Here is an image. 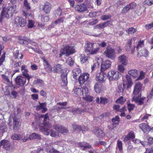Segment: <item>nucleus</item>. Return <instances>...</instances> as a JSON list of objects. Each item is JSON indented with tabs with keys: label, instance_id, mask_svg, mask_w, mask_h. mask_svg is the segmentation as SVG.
I'll use <instances>...</instances> for the list:
<instances>
[{
	"label": "nucleus",
	"instance_id": "nucleus-1",
	"mask_svg": "<svg viewBox=\"0 0 153 153\" xmlns=\"http://www.w3.org/2000/svg\"><path fill=\"white\" fill-rule=\"evenodd\" d=\"M16 6L13 5L12 6L8 7L7 8H4L2 10L0 18V22L2 21L3 17L7 18L12 16L14 13H17Z\"/></svg>",
	"mask_w": 153,
	"mask_h": 153
},
{
	"label": "nucleus",
	"instance_id": "nucleus-2",
	"mask_svg": "<svg viewBox=\"0 0 153 153\" xmlns=\"http://www.w3.org/2000/svg\"><path fill=\"white\" fill-rule=\"evenodd\" d=\"M72 92L76 95L78 96L83 95L85 94V96L88 93V89L86 86L82 88L81 85L75 87Z\"/></svg>",
	"mask_w": 153,
	"mask_h": 153
},
{
	"label": "nucleus",
	"instance_id": "nucleus-3",
	"mask_svg": "<svg viewBox=\"0 0 153 153\" xmlns=\"http://www.w3.org/2000/svg\"><path fill=\"white\" fill-rule=\"evenodd\" d=\"M43 125L44 126H41L40 127V130L41 131L43 132L44 134L46 135H49V131L51 127V125L49 124V120L43 121Z\"/></svg>",
	"mask_w": 153,
	"mask_h": 153
},
{
	"label": "nucleus",
	"instance_id": "nucleus-4",
	"mask_svg": "<svg viewBox=\"0 0 153 153\" xmlns=\"http://www.w3.org/2000/svg\"><path fill=\"white\" fill-rule=\"evenodd\" d=\"M11 119H13V130L15 131H17L19 129L21 124L18 119L15 117H11L10 116L8 120L9 121L8 124L9 125L10 124L11 126L12 123Z\"/></svg>",
	"mask_w": 153,
	"mask_h": 153
},
{
	"label": "nucleus",
	"instance_id": "nucleus-5",
	"mask_svg": "<svg viewBox=\"0 0 153 153\" xmlns=\"http://www.w3.org/2000/svg\"><path fill=\"white\" fill-rule=\"evenodd\" d=\"M136 39L137 38L135 37L131 38V39L128 41L126 46V50L127 51H131L132 53L134 51L135 48V43Z\"/></svg>",
	"mask_w": 153,
	"mask_h": 153
},
{
	"label": "nucleus",
	"instance_id": "nucleus-6",
	"mask_svg": "<svg viewBox=\"0 0 153 153\" xmlns=\"http://www.w3.org/2000/svg\"><path fill=\"white\" fill-rule=\"evenodd\" d=\"M109 68H101L100 72L97 74L96 79V80L100 82H103L105 80V78L106 75L105 72Z\"/></svg>",
	"mask_w": 153,
	"mask_h": 153
},
{
	"label": "nucleus",
	"instance_id": "nucleus-7",
	"mask_svg": "<svg viewBox=\"0 0 153 153\" xmlns=\"http://www.w3.org/2000/svg\"><path fill=\"white\" fill-rule=\"evenodd\" d=\"M24 6L23 7V15L26 17H28L30 16V13L31 7L30 4L28 3L27 0H25Z\"/></svg>",
	"mask_w": 153,
	"mask_h": 153
},
{
	"label": "nucleus",
	"instance_id": "nucleus-8",
	"mask_svg": "<svg viewBox=\"0 0 153 153\" xmlns=\"http://www.w3.org/2000/svg\"><path fill=\"white\" fill-rule=\"evenodd\" d=\"M87 46L86 47L85 50V52H87V54H96L98 51L99 48H97L94 49H93L94 44L90 43H88L87 44Z\"/></svg>",
	"mask_w": 153,
	"mask_h": 153
},
{
	"label": "nucleus",
	"instance_id": "nucleus-9",
	"mask_svg": "<svg viewBox=\"0 0 153 153\" xmlns=\"http://www.w3.org/2000/svg\"><path fill=\"white\" fill-rule=\"evenodd\" d=\"M104 53L106 56L112 59H114L115 58L114 50L110 46H108L106 48V50L104 52Z\"/></svg>",
	"mask_w": 153,
	"mask_h": 153
},
{
	"label": "nucleus",
	"instance_id": "nucleus-10",
	"mask_svg": "<svg viewBox=\"0 0 153 153\" xmlns=\"http://www.w3.org/2000/svg\"><path fill=\"white\" fill-rule=\"evenodd\" d=\"M14 23L17 26L23 27L26 25V22L25 19L17 16L14 20Z\"/></svg>",
	"mask_w": 153,
	"mask_h": 153
},
{
	"label": "nucleus",
	"instance_id": "nucleus-11",
	"mask_svg": "<svg viewBox=\"0 0 153 153\" xmlns=\"http://www.w3.org/2000/svg\"><path fill=\"white\" fill-rule=\"evenodd\" d=\"M108 76L110 80H117L119 77V73L115 71H111L108 72Z\"/></svg>",
	"mask_w": 153,
	"mask_h": 153
},
{
	"label": "nucleus",
	"instance_id": "nucleus-12",
	"mask_svg": "<svg viewBox=\"0 0 153 153\" xmlns=\"http://www.w3.org/2000/svg\"><path fill=\"white\" fill-rule=\"evenodd\" d=\"M141 94L138 95L137 96H134L132 98L131 101L135 102L138 105H142L144 103V101L146 98L145 97L141 98Z\"/></svg>",
	"mask_w": 153,
	"mask_h": 153
},
{
	"label": "nucleus",
	"instance_id": "nucleus-13",
	"mask_svg": "<svg viewBox=\"0 0 153 153\" xmlns=\"http://www.w3.org/2000/svg\"><path fill=\"white\" fill-rule=\"evenodd\" d=\"M139 128L144 133H147L152 130H153V127H150L148 124L142 123L139 125Z\"/></svg>",
	"mask_w": 153,
	"mask_h": 153
},
{
	"label": "nucleus",
	"instance_id": "nucleus-14",
	"mask_svg": "<svg viewBox=\"0 0 153 153\" xmlns=\"http://www.w3.org/2000/svg\"><path fill=\"white\" fill-rule=\"evenodd\" d=\"M93 132L96 136L99 138H102L105 135V133L103 131L99 128H96L93 131Z\"/></svg>",
	"mask_w": 153,
	"mask_h": 153
},
{
	"label": "nucleus",
	"instance_id": "nucleus-15",
	"mask_svg": "<svg viewBox=\"0 0 153 153\" xmlns=\"http://www.w3.org/2000/svg\"><path fill=\"white\" fill-rule=\"evenodd\" d=\"M15 81L16 85L23 86L26 82V79L21 76H18L16 78Z\"/></svg>",
	"mask_w": 153,
	"mask_h": 153
},
{
	"label": "nucleus",
	"instance_id": "nucleus-16",
	"mask_svg": "<svg viewBox=\"0 0 153 153\" xmlns=\"http://www.w3.org/2000/svg\"><path fill=\"white\" fill-rule=\"evenodd\" d=\"M63 49V53H66V56H68L75 52L74 48L72 46H67L65 47Z\"/></svg>",
	"mask_w": 153,
	"mask_h": 153
},
{
	"label": "nucleus",
	"instance_id": "nucleus-17",
	"mask_svg": "<svg viewBox=\"0 0 153 153\" xmlns=\"http://www.w3.org/2000/svg\"><path fill=\"white\" fill-rule=\"evenodd\" d=\"M67 71L65 72L63 71L61 75V77L62 80V86H66L68 84L67 80Z\"/></svg>",
	"mask_w": 153,
	"mask_h": 153
},
{
	"label": "nucleus",
	"instance_id": "nucleus-18",
	"mask_svg": "<svg viewBox=\"0 0 153 153\" xmlns=\"http://www.w3.org/2000/svg\"><path fill=\"white\" fill-rule=\"evenodd\" d=\"M89 75L88 74L83 73L79 77L78 80L80 85L84 84L88 79Z\"/></svg>",
	"mask_w": 153,
	"mask_h": 153
},
{
	"label": "nucleus",
	"instance_id": "nucleus-19",
	"mask_svg": "<svg viewBox=\"0 0 153 153\" xmlns=\"http://www.w3.org/2000/svg\"><path fill=\"white\" fill-rule=\"evenodd\" d=\"M79 146L80 148H82V150L85 151L87 149H92L91 145L89 143L85 142H79L78 143Z\"/></svg>",
	"mask_w": 153,
	"mask_h": 153
},
{
	"label": "nucleus",
	"instance_id": "nucleus-20",
	"mask_svg": "<svg viewBox=\"0 0 153 153\" xmlns=\"http://www.w3.org/2000/svg\"><path fill=\"white\" fill-rule=\"evenodd\" d=\"M127 58L126 55L123 54L118 57V60L121 64L126 66L127 64Z\"/></svg>",
	"mask_w": 153,
	"mask_h": 153
},
{
	"label": "nucleus",
	"instance_id": "nucleus-21",
	"mask_svg": "<svg viewBox=\"0 0 153 153\" xmlns=\"http://www.w3.org/2000/svg\"><path fill=\"white\" fill-rule=\"evenodd\" d=\"M135 137V134L133 131H130L125 136L124 141L127 142L130 140L134 139Z\"/></svg>",
	"mask_w": 153,
	"mask_h": 153
},
{
	"label": "nucleus",
	"instance_id": "nucleus-22",
	"mask_svg": "<svg viewBox=\"0 0 153 153\" xmlns=\"http://www.w3.org/2000/svg\"><path fill=\"white\" fill-rule=\"evenodd\" d=\"M39 105H37L36 107V109L38 111L42 109V113H45L47 110V108H46L47 103L45 102L43 103H40L39 102Z\"/></svg>",
	"mask_w": 153,
	"mask_h": 153
},
{
	"label": "nucleus",
	"instance_id": "nucleus-23",
	"mask_svg": "<svg viewBox=\"0 0 153 153\" xmlns=\"http://www.w3.org/2000/svg\"><path fill=\"white\" fill-rule=\"evenodd\" d=\"M142 85L140 82H137L135 84L133 91L134 94L136 95L139 94L141 90Z\"/></svg>",
	"mask_w": 153,
	"mask_h": 153
},
{
	"label": "nucleus",
	"instance_id": "nucleus-24",
	"mask_svg": "<svg viewBox=\"0 0 153 153\" xmlns=\"http://www.w3.org/2000/svg\"><path fill=\"white\" fill-rule=\"evenodd\" d=\"M103 86L101 82H98L96 83L94 86V89L95 92L97 93H100L102 91Z\"/></svg>",
	"mask_w": 153,
	"mask_h": 153
},
{
	"label": "nucleus",
	"instance_id": "nucleus-25",
	"mask_svg": "<svg viewBox=\"0 0 153 153\" xmlns=\"http://www.w3.org/2000/svg\"><path fill=\"white\" fill-rule=\"evenodd\" d=\"M56 130L62 134H65L68 132V130L66 128L61 126H56L55 127Z\"/></svg>",
	"mask_w": 153,
	"mask_h": 153
},
{
	"label": "nucleus",
	"instance_id": "nucleus-26",
	"mask_svg": "<svg viewBox=\"0 0 153 153\" xmlns=\"http://www.w3.org/2000/svg\"><path fill=\"white\" fill-rule=\"evenodd\" d=\"M75 10L79 12H82L85 11L87 10L86 7L83 4H81L80 5H77L75 7Z\"/></svg>",
	"mask_w": 153,
	"mask_h": 153
},
{
	"label": "nucleus",
	"instance_id": "nucleus-27",
	"mask_svg": "<svg viewBox=\"0 0 153 153\" xmlns=\"http://www.w3.org/2000/svg\"><path fill=\"white\" fill-rule=\"evenodd\" d=\"M51 8L50 3L48 2H45L43 6V10L46 13H49Z\"/></svg>",
	"mask_w": 153,
	"mask_h": 153
},
{
	"label": "nucleus",
	"instance_id": "nucleus-28",
	"mask_svg": "<svg viewBox=\"0 0 153 153\" xmlns=\"http://www.w3.org/2000/svg\"><path fill=\"white\" fill-rule=\"evenodd\" d=\"M96 102L98 104H103L105 105L108 102V99L106 97H101L100 98L97 97L96 100Z\"/></svg>",
	"mask_w": 153,
	"mask_h": 153
},
{
	"label": "nucleus",
	"instance_id": "nucleus-29",
	"mask_svg": "<svg viewBox=\"0 0 153 153\" xmlns=\"http://www.w3.org/2000/svg\"><path fill=\"white\" fill-rule=\"evenodd\" d=\"M26 68H21V70L22 71L23 75L27 79L28 82H29L30 79L32 77V76L29 75V74L28 73V71Z\"/></svg>",
	"mask_w": 153,
	"mask_h": 153
},
{
	"label": "nucleus",
	"instance_id": "nucleus-30",
	"mask_svg": "<svg viewBox=\"0 0 153 153\" xmlns=\"http://www.w3.org/2000/svg\"><path fill=\"white\" fill-rule=\"evenodd\" d=\"M42 139L40 135L36 133H32L29 137V140H32L33 139L41 140Z\"/></svg>",
	"mask_w": 153,
	"mask_h": 153
},
{
	"label": "nucleus",
	"instance_id": "nucleus-31",
	"mask_svg": "<svg viewBox=\"0 0 153 153\" xmlns=\"http://www.w3.org/2000/svg\"><path fill=\"white\" fill-rule=\"evenodd\" d=\"M10 144L9 142L6 140H1L0 143V146H3V147L7 149L10 147Z\"/></svg>",
	"mask_w": 153,
	"mask_h": 153
},
{
	"label": "nucleus",
	"instance_id": "nucleus-32",
	"mask_svg": "<svg viewBox=\"0 0 153 153\" xmlns=\"http://www.w3.org/2000/svg\"><path fill=\"white\" fill-rule=\"evenodd\" d=\"M138 54L140 56H144L146 57L148 55L149 52L145 48H142L138 51Z\"/></svg>",
	"mask_w": 153,
	"mask_h": 153
},
{
	"label": "nucleus",
	"instance_id": "nucleus-33",
	"mask_svg": "<svg viewBox=\"0 0 153 153\" xmlns=\"http://www.w3.org/2000/svg\"><path fill=\"white\" fill-rule=\"evenodd\" d=\"M51 71L54 73H60L64 71L65 72V71H66V69L63 70L62 69V68H49Z\"/></svg>",
	"mask_w": 153,
	"mask_h": 153
},
{
	"label": "nucleus",
	"instance_id": "nucleus-34",
	"mask_svg": "<svg viewBox=\"0 0 153 153\" xmlns=\"http://www.w3.org/2000/svg\"><path fill=\"white\" fill-rule=\"evenodd\" d=\"M109 21H107L101 24H98L94 27L95 28H100L103 29L104 27L107 26L109 24Z\"/></svg>",
	"mask_w": 153,
	"mask_h": 153
},
{
	"label": "nucleus",
	"instance_id": "nucleus-35",
	"mask_svg": "<svg viewBox=\"0 0 153 153\" xmlns=\"http://www.w3.org/2000/svg\"><path fill=\"white\" fill-rule=\"evenodd\" d=\"M13 55L16 59L19 58L22 59L23 55L22 53H19V51L16 49H14Z\"/></svg>",
	"mask_w": 153,
	"mask_h": 153
},
{
	"label": "nucleus",
	"instance_id": "nucleus-36",
	"mask_svg": "<svg viewBox=\"0 0 153 153\" xmlns=\"http://www.w3.org/2000/svg\"><path fill=\"white\" fill-rule=\"evenodd\" d=\"M128 73L129 75L134 78L138 77L139 75L138 71L136 69L131 70Z\"/></svg>",
	"mask_w": 153,
	"mask_h": 153
},
{
	"label": "nucleus",
	"instance_id": "nucleus-37",
	"mask_svg": "<svg viewBox=\"0 0 153 153\" xmlns=\"http://www.w3.org/2000/svg\"><path fill=\"white\" fill-rule=\"evenodd\" d=\"M81 72V71L79 68H76L72 71L73 74V77L74 79H76L77 76L79 75Z\"/></svg>",
	"mask_w": 153,
	"mask_h": 153
},
{
	"label": "nucleus",
	"instance_id": "nucleus-38",
	"mask_svg": "<svg viewBox=\"0 0 153 153\" xmlns=\"http://www.w3.org/2000/svg\"><path fill=\"white\" fill-rule=\"evenodd\" d=\"M23 137V136L20 134H13L11 137L12 139L15 140H20Z\"/></svg>",
	"mask_w": 153,
	"mask_h": 153
},
{
	"label": "nucleus",
	"instance_id": "nucleus-39",
	"mask_svg": "<svg viewBox=\"0 0 153 153\" xmlns=\"http://www.w3.org/2000/svg\"><path fill=\"white\" fill-rule=\"evenodd\" d=\"M126 77L127 81L126 83L127 88H130L132 85V82L131 77L129 75H126Z\"/></svg>",
	"mask_w": 153,
	"mask_h": 153
},
{
	"label": "nucleus",
	"instance_id": "nucleus-40",
	"mask_svg": "<svg viewBox=\"0 0 153 153\" xmlns=\"http://www.w3.org/2000/svg\"><path fill=\"white\" fill-rule=\"evenodd\" d=\"M72 127L74 131L80 132L81 130V126L77 124L76 123H73L72 125Z\"/></svg>",
	"mask_w": 153,
	"mask_h": 153
},
{
	"label": "nucleus",
	"instance_id": "nucleus-41",
	"mask_svg": "<svg viewBox=\"0 0 153 153\" xmlns=\"http://www.w3.org/2000/svg\"><path fill=\"white\" fill-rule=\"evenodd\" d=\"M126 100L125 98H124L123 96H121L115 102L116 103L123 105L126 102Z\"/></svg>",
	"mask_w": 153,
	"mask_h": 153
},
{
	"label": "nucleus",
	"instance_id": "nucleus-42",
	"mask_svg": "<svg viewBox=\"0 0 153 153\" xmlns=\"http://www.w3.org/2000/svg\"><path fill=\"white\" fill-rule=\"evenodd\" d=\"M117 147L118 148L120 152H123V143L122 142L119 140L117 141Z\"/></svg>",
	"mask_w": 153,
	"mask_h": 153
},
{
	"label": "nucleus",
	"instance_id": "nucleus-43",
	"mask_svg": "<svg viewBox=\"0 0 153 153\" xmlns=\"http://www.w3.org/2000/svg\"><path fill=\"white\" fill-rule=\"evenodd\" d=\"M113 125L118 124L120 122V118L118 116H116L114 118L112 119Z\"/></svg>",
	"mask_w": 153,
	"mask_h": 153
},
{
	"label": "nucleus",
	"instance_id": "nucleus-44",
	"mask_svg": "<svg viewBox=\"0 0 153 153\" xmlns=\"http://www.w3.org/2000/svg\"><path fill=\"white\" fill-rule=\"evenodd\" d=\"M81 62L82 63H84L86 62L88 60V57L85 56L84 54H82L80 57Z\"/></svg>",
	"mask_w": 153,
	"mask_h": 153
},
{
	"label": "nucleus",
	"instance_id": "nucleus-45",
	"mask_svg": "<svg viewBox=\"0 0 153 153\" xmlns=\"http://www.w3.org/2000/svg\"><path fill=\"white\" fill-rule=\"evenodd\" d=\"M144 46V42L143 41H140L138 42L137 45L136 47L137 51H138L141 48Z\"/></svg>",
	"mask_w": 153,
	"mask_h": 153
},
{
	"label": "nucleus",
	"instance_id": "nucleus-46",
	"mask_svg": "<svg viewBox=\"0 0 153 153\" xmlns=\"http://www.w3.org/2000/svg\"><path fill=\"white\" fill-rule=\"evenodd\" d=\"M66 19L65 17H62L61 18L55 21L54 22V23L56 24H60L63 23L65 20Z\"/></svg>",
	"mask_w": 153,
	"mask_h": 153
},
{
	"label": "nucleus",
	"instance_id": "nucleus-47",
	"mask_svg": "<svg viewBox=\"0 0 153 153\" xmlns=\"http://www.w3.org/2000/svg\"><path fill=\"white\" fill-rule=\"evenodd\" d=\"M48 131H49V134L50 132H51L50 135L51 137H57L59 136V134L58 133L53 131L52 130H50V129Z\"/></svg>",
	"mask_w": 153,
	"mask_h": 153
},
{
	"label": "nucleus",
	"instance_id": "nucleus-48",
	"mask_svg": "<svg viewBox=\"0 0 153 153\" xmlns=\"http://www.w3.org/2000/svg\"><path fill=\"white\" fill-rule=\"evenodd\" d=\"M102 63L101 60L99 59L95 61L92 67H99L100 65L101 67H102Z\"/></svg>",
	"mask_w": 153,
	"mask_h": 153
},
{
	"label": "nucleus",
	"instance_id": "nucleus-49",
	"mask_svg": "<svg viewBox=\"0 0 153 153\" xmlns=\"http://www.w3.org/2000/svg\"><path fill=\"white\" fill-rule=\"evenodd\" d=\"M127 108L129 112L133 110L135 107V105L134 104H131L129 102H127Z\"/></svg>",
	"mask_w": 153,
	"mask_h": 153
},
{
	"label": "nucleus",
	"instance_id": "nucleus-50",
	"mask_svg": "<svg viewBox=\"0 0 153 153\" xmlns=\"http://www.w3.org/2000/svg\"><path fill=\"white\" fill-rule=\"evenodd\" d=\"M2 76L3 79L5 81L7 84L9 85H11L12 84V82H10L7 76L2 74Z\"/></svg>",
	"mask_w": 153,
	"mask_h": 153
},
{
	"label": "nucleus",
	"instance_id": "nucleus-51",
	"mask_svg": "<svg viewBox=\"0 0 153 153\" xmlns=\"http://www.w3.org/2000/svg\"><path fill=\"white\" fill-rule=\"evenodd\" d=\"M93 97L89 95L86 96L85 97H83L82 99L84 100L87 102H91L93 100Z\"/></svg>",
	"mask_w": 153,
	"mask_h": 153
},
{
	"label": "nucleus",
	"instance_id": "nucleus-52",
	"mask_svg": "<svg viewBox=\"0 0 153 153\" xmlns=\"http://www.w3.org/2000/svg\"><path fill=\"white\" fill-rule=\"evenodd\" d=\"M111 61L109 60H108L102 63V65L104 66L105 67H111Z\"/></svg>",
	"mask_w": 153,
	"mask_h": 153
},
{
	"label": "nucleus",
	"instance_id": "nucleus-53",
	"mask_svg": "<svg viewBox=\"0 0 153 153\" xmlns=\"http://www.w3.org/2000/svg\"><path fill=\"white\" fill-rule=\"evenodd\" d=\"M130 8V7H129V5H128V4L126 5V6H125L122 10V13H126L128 11L131 9Z\"/></svg>",
	"mask_w": 153,
	"mask_h": 153
},
{
	"label": "nucleus",
	"instance_id": "nucleus-54",
	"mask_svg": "<svg viewBox=\"0 0 153 153\" xmlns=\"http://www.w3.org/2000/svg\"><path fill=\"white\" fill-rule=\"evenodd\" d=\"M151 115V114H146L141 119V121L147 122V120L149 119V117Z\"/></svg>",
	"mask_w": 153,
	"mask_h": 153
},
{
	"label": "nucleus",
	"instance_id": "nucleus-55",
	"mask_svg": "<svg viewBox=\"0 0 153 153\" xmlns=\"http://www.w3.org/2000/svg\"><path fill=\"white\" fill-rule=\"evenodd\" d=\"M34 83L36 84H39L40 85H43L44 84V81L40 79H37V80H35L34 81Z\"/></svg>",
	"mask_w": 153,
	"mask_h": 153
},
{
	"label": "nucleus",
	"instance_id": "nucleus-56",
	"mask_svg": "<svg viewBox=\"0 0 153 153\" xmlns=\"http://www.w3.org/2000/svg\"><path fill=\"white\" fill-rule=\"evenodd\" d=\"M124 84H120L118 86V91L119 93L123 92L124 91Z\"/></svg>",
	"mask_w": 153,
	"mask_h": 153
},
{
	"label": "nucleus",
	"instance_id": "nucleus-57",
	"mask_svg": "<svg viewBox=\"0 0 153 153\" xmlns=\"http://www.w3.org/2000/svg\"><path fill=\"white\" fill-rule=\"evenodd\" d=\"M126 32L128 34H132L135 33L136 30L134 28L131 27L129 28Z\"/></svg>",
	"mask_w": 153,
	"mask_h": 153
},
{
	"label": "nucleus",
	"instance_id": "nucleus-58",
	"mask_svg": "<svg viewBox=\"0 0 153 153\" xmlns=\"http://www.w3.org/2000/svg\"><path fill=\"white\" fill-rule=\"evenodd\" d=\"M7 127L6 125H4L0 127V132L4 133L7 131Z\"/></svg>",
	"mask_w": 153,
	"mask_h": 153
},
{
	"label": "nucleus",
	"instance_id": "nucleus-59",
	"mask_svg": "<svg viewBox=\"0 0 153 153\" xmlns=\"http://www.w3.org/2000/svg\"><path fill=\"white\" fill-rule=\"evenodd\" d=\"M28 28H32L34 26V22L31 20H28Z\"/></svg>",
	"mask_w": 153,
	"mask_h": 153
},
{
	"label": "nucleus",
	"instance_id": "nucleus-60",
	"mask_svg": "<svg viewBox=\"0 0 153 153\" xmlns=\"http://www.w3.org/2000/svg\"><path fill=\"white\" fill-rule=\"evenodd\" d=\"M145 73L143 71L140 72V75L137 79V80H140L143 79L145 77Z\"/></svg>",
	"mask_w": 153,
	"mask_h": 153
},
{
	"label": "nucleus",
	"instance_id": "nucleus-61",
	"mask_svg": "<svg viewBox=\"0 0 153 153\" xmlns=\"http://www.w3.org/2000/svg\"><path fill=\"white\" fill-rule=\"evenodd\" d=\"M41 20L42 22H47L48 21L49 18L48 17L46 16L42 15L41 16Z\"/></svg>",
	"mask_w": 153,
	"mask_h": 153
},
{
	"label": "nucleus",
	"instance_id": "nucleus-62",
	"mask_svg": "<svg viewBox=\"0 0 153 153\" xmlns=\"http://www.w3.org/2000/svg\"><path fill=\"white\" fill-rule=\"evenodd\" d=\"M62 10L59 7H58L57 10L56 11L55 15L56 16H60L62 13Z\"/></svg>",
	"mask_w": 153,
	"mask_h": 153
},
{
	"label": "nucleus",
	"instance_id": "nucleus-63",
	"mask_svg": "<svg viewBox=\"0 0 153 153\" xmlns=\"http://www.w3.org/2000/svg\"><path fill=\"white\" fill-rule=\"evenodd\" d=\"M111 16L110 15H104L102 16L101 19L103 20H105L108 19H111Z\"/></svg>",
	"mask_w": 153,
	"mask_h": 153
},
{
	"label": "nucleus",
	"instance_id": "nucleus-64",
	"mask_svg": "<svg viewBox=\"0 0 153 153\" xmlns=\"http://www.w3.org/2000/svg\"><path fill=\"white\" fill-rule=\"evenodd\" d=\"M146 151L145 153H153V147H152L150 148L146 149Z\"/></svg>",
	"mask_w": 153,
	"mask_h": 153
}]
</instances>
